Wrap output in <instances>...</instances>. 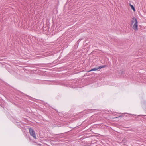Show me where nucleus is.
<instances>
[{"label": "nucleus", "instance_id": "obj_1", "mask_svg": "<svg viewBox=\"0 0 146 146\" xmlns=\"http://www.w3.org/2000/svg\"><path fill=\"white\" fill-rule=\"evenodd\" d=\"M29 131L30 135L35 139H36V134L34 130L31 128H29Z\"/></svg>", "mask_w": 146, "mask_h": 146}, {"label": "nucleus", "instance_id": "obj_2", "mask_svg": "<svg viewBox=\"0 0 146 146\" xmlns=\"http://www.w3.org/2000/svg\"><path fill=\"white\" fill-rule=\"evenodd\" d=\"M135 21L136 22L133 26V28L135 31H137L138 30V22L137 20H135Z\"/></svg>", "mask_w": 146, "mask_h": 146}, {"label": "nucleus", "instance_id": "obj_3", "mask_svg": "<svg viewBox=\"0 0 146 146\" xmlns=\"http://www.w3.org/2000/svg\"><path fill=\"white\" fill-rule=\"evenodd\" d=\"M135 19L136 20H137V19L136 18H134V17L132 18V20L131 21V25H133L134 23H135V22H136Z\"/></svg>", "mask_w": 146, "mask_h": 146}, {"label": "nucleus", "instance_id": "obj_4", "mask_svg": "<svg viewBox=\"0 0 146 146\" xmlns=\"http://www.w3.org/2000/svg\"><path fill=\"white\" fill-rule=\"evenodd\" d=\"M98 68H94L92 69H91L88 72H90L91 71H95L96 70H98Z\"/></svg>", "mask_w": 146, "mask_h": 146}, {"label": "nucleus", "instance_id": "obj_5", "mask_svg": "<svg viewBox=\"0 0 146 146\" xmlns=\"http://www.w3.org/2000/svg\"><path fill=\"white\" fill-rule=\"evenodd\" d=\"M106 66L105 65H103V66H100L98 67V69H100L102 68H104L105 67H106Z\"/></svg>", "mask_w": 146, "mask_h": 146}, {"label": "nucleus", "instance_id": "obj_6", "mask_svg": "<svg viewBox=\"0 0 146 146\" xmlns=\"http://www.w3.org/2000/svg\"><path fill=\"white\" fill-rule=\"evenodd\" d=\"M130 6L131 9L134 11L135 10V8L131 4H130Z\"/></svg>", "mask_w": 146, "mask_h": 146}, {"label": "nucleus", "instance_id": "obj_7", "mask_svg": "<svg viewBox=\"0 0 146 146\" xmlns=\"http://www.w3.org/2000/svg\"><path fill=\"white\" fill-rule=\"evenodd\" d=\"M62 135V134H56V135L55 136H56V137H58V136H59V137H60L62 138V137H61V135Z\"/></svg>", "mask_w": 146, "mask_h": 146}, {"label": "nucleus", "instance_id": "obj_8", "mask_svg": "<svg viewBox=\"0 0 146 146\" xmlns=\"http://www.w3.org/2000/svg\"><path fill=\"white\" fill-rule=\"evenodd\" d=\"M127 116L128 117H132V115H130H130H127Z\"/></svg>", "mask_w": 146, "mask_h": 146}, {"label": "nucleus", "instance_id": "obj_9", "mask_svg": "<svg viewBox=\"0 0 146 146\" xmlns=\"http://www.w3.org/2000/svg\"><path fill=\"white\" fill-rule=\"evenodd\" d=\"M121 117V115L119 116V117Z\"/></svg>", "mask_w": 146, "mask_h": 146}]
</instances>
